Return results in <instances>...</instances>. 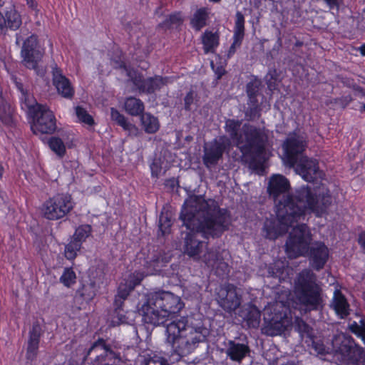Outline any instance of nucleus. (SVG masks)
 Here are the masks:
<instances>
[{"instance_id":"18","label":"nucleus","mask_w":365,"mask_h":365,"mask_svg":"<svg viewBox=\"0 0 365 365\" xmlns=\"http://www.w3.org/2000/svg\"><path fill=\"white\" fill-rule=\"evenodd\" d=\"M52 73L53 84L58 93L65 98L71 99L74 95V88L70 81L63 75L61 70L57 67L53 69Z\"/></svg>"},{"instance_id":"13","label":"nucleus","mask_w":365,"mask_h":365,"mask_svg":"<svg viewBox=\"0 0 365 365\" xmlns=\"http://www.w3.org/2000/svg\"><path fill=\"white\" fill-rule=\"evenodd\" d=\"M306 147L307 142L303 136L296 134L289 135L283 143L284 164L289 168L294 167L298 160L304 156Z\"/></svg>"},{"instance_id":"52","label":"nucleus","mask_w":365,"mask_h":365,"mask_svg":"<svg viewBox=\"0 0 365 365\" xmlns=\"http://www.w3.org/2000/svg\"><path fill=\"white\" fill-rule=\"evenodd\" d=\"M277 76V74L276 70H270L265 76L267 84L270 90L275 86Z\"/></svg>"},{"instance_id":"38","label":"nucleus","mask_w":365,"mask_h":365,"mask_svg":"<svg viewBox=\"0 0 365 365\" xmlns=\"http://www.w3.org/2000/svg\"><path fill=\"white\" fill-rule=\"evenodd\" d=\"M294 327L302 338L306 337L307 340H309L314 337L313 329L302 319L297 318L295 319Z\"/></svg>"},{"instance_id":"46","label":"nucleus","mask_w":365,"mask_h":365,"mask_svg":"<svg viewBox=\"0 0 365 365\" xmlns=\"http://www.w3.org/2000/svg\"><path fill=\"white\" fill-rule=\"evenodd\" d=\"M171 220L168 215L162 213L159 218V230L162 235H165L170 232L171 227Z\"/></svg>"},{"instance_id":"1","label":"nucleus","mask_w":365,"mask_h":365,"mask_svg":"<svg viewBox=\"0 0 365 365\" xmlns=\"http://www.w3.org/2000/svg\"><path fill=\"white\" fill-rule=\"evenodd\" d=\"M289 188V182L283 175H274L269 179L267 191L274 201L277 215V221L267 219L264 224L263 232L269 240L287 232L308 213L321 216L331 204L329 195L317 196L309 186L300 187L292 195Z\"/></svg>"},{"instance_id":"34","label":"nucleus","mask_w":365,"mask_h":365,"mask_svg":"<svg viewBox=\"0 0 365 365\" xmlns=\"http://www.w3.org/2000/svg\"><path fill=\"white\" fill-rule=\"evenodd\" d=\"M183 19L180 13H174L168 16L161 23H160L157 28L166 31L174 28H178L182 24Z\"/></svg>"},{"instance_id":"39","label":"nucleus","mask_w":365,"mask_h":365,"mask_svg":"<svg viewBox=\"0 0 365 365\" xmlns=\"http://www.w3.org/2000/svg\"><path fill=\"white\" fill-rule=\"evenodd\" d=\"M261 314L255 306L250 307L246 315V320L250 327L257 328L260 323Z\"/></svg>"},{"instance_id":"59","label":"nucleus","mask_w":365,"mask_h":365,"mask_svg":"<svg viewBox=\"0 0 365 365\" xmlns=\"http://www.w3.org/2000/svg\"><path fill=\"white\" fill-rule=\"evenodd\" d=\"M359 243L365 250V231L361 232L359 236Z\"/></svg>"},{"instance_id":"14","label":"nucleus","mask_w":365,"mask_h":365,"mask_svg":"<svg viewBox=\"0 0 365 365\" xmlns=\"http://www.w3.org/2000/svg\"><path fill=\"white\" fill-rule=\"evenodd\" d=\"M21 55L23 58L22 63L26 68L36 69L43 55V51L38 45L36 36L31 35L24 42Z\"/></svg>"},{"instance_id":"64","label":"nucleus","mask_w":365,"mask_h":365,"mask_svg":"<svg viewBox=\"0 0 365 365\" xmlns=\"http://www.w3.org/2000/svg\"><path fill=\"white\" fill-rule=\"evenodd\" d=\"M282 365H296V364L293 361H288L286 364H282Z\"/></svg>"},{"instance_id":"50","label":"nucleus","mask_w":365,"mask_h":365,"mask_svg":"<svg viewBox=\"0 0 365 365\" xmlns=\"http://www.w3.org/2000/svg\"><path fill=\"white\" fill-rule=\"evenodd\" d=\"M306 343H308L309 346H312V347L319 354H324L326 353V349L324 345L319 342L316 341L314 339V337H312L309 340L305 341Z\"/></svg>"},{"instance_id":"7","label":"nucleus","mask_w":365,"mask_h":365,"mask_svg":"<svg viewBox=\"0 0 365 365\" xmlns=\"http://www.w3.org/2000/svg\"><path fill=\"white\" fill-rule=\"evenodd\" d=\"M267 139L263 129L245 123L242 126L237 147L242 155L253 163L264 153Z\"/></svg>"},{"instance_id":"16","label":"nucleus","mask_w":365,"mask_h":365,"mask_svg":"<svg viewBox=\"0 0 365 365\" xmlns=\"http://www.w3.org/2000/svg\"><path fill=\"white\" fill-rule=\"evenodd\" d=\"M293 168L296 173L307 182H312L317 178H321L322 175L316 160L305 155L301 157Z\"/></svg>"},{"instance_id":"24","label":"nucleus","mask_w":365,"mask_h":365,"mask_svg":"<svg viewBox=\"0 0 365 365\" xmlns=\"http://www.w3.org/2000/svg\"><path fill=\"white\" fill-rule=\"evenodd\" d=\"M202 260L205 264L212 269H215L217 272L219 269L225 271L227 268V264L223 261L220 252L213 248H207L202 257Z\"/></svg>"},{"instance_id":"21","label":"nucleus","mask_w":365,"mask_h":365,"mask_svg":"<svg viewBox=\"0 0 365 365\" xmlns=\"http://www.w3.org/2000/svg\"><path fill=\"white\" fill-rule=\"evenodd\" d=\"M117 298L118 294H115L114 299V312L112 316L111 323L113 326H118L121 324H132L134 313L132 312H125L123 309V306L125 299H120L121 300L118 301Z\"/></svg>"},{"instance_id":"23","label":"nucleus","mask_w":365,"mask_h":365,"mask_svg":"<svg viewBox=\"0 0 365 365\" xmlns=\"http://www.w3.org/2000/svg\"><path fill=\"white\" fill-rule=\"evenodd\" d=\"M244 36L245 17L240 11H237L236 13V20L234 27L233 43L228 51L229 57L232 56L235 53L236 48L241 46Z\"/></svg>"},{"instance_id":"55","label":"nucleus","mask_w":365,"mask_h":365,"mask_svg":"<svg viewBox=\"0 0 365 365\" xmlns=\"http://www.w3.org/2000/svg\"><path fill=\"white\" fill-rule=\"evenodd\" d=\"M329 9H336L339 11L340 6L343 4V0H324Z\"/></svg>"},{"instance_id":"29","label":"nucleus","mask_w":365,"mask_h":365,"mask_svg":"<svg viewBox=\"0 0 365 365\" xmlns=\"http://www.w3.org/2000/svg\"><path fill=\"white\" fill-rule=\"evenodd\" d=\"M16 86L21 94V101L22 108L27 110L28 113L32 115L35 110H37V106L38 104L34 97L23 88L22 84L17 83Z\"/></svg>"},{"instance_id":"26","label":"nucleus","mask_w":365,"mask_h":365,"mask_svg":"<svg viewBox=\"0 0 365 365\" xmlns=\"http://www.w3.org/2000/svg\"><path fill=\"white\" fill-rule=\"evenodd\" d=\"M220 36L217 32L206 30L202 35V43L205 53H214L219 45Z\"/></svg>"},{"instance_id":"8","label":"nucleus","mask_w":365,"mask_h":365,"mask_svg":"<svg viewBox=\"0 0 365 365\" xmlns=\"http://www.w3.org/2000/svg\"><path fill=\"white\" fill-rule=\"evenodd\" d=\"M83 360L90 361L93 365H128V360L102 338L91 345Z\"/></svg>"},{"instance_id":"63","label":"nucleus","mask_w":365,"mask_h":365,"mask_svg":"<svg viewBox=\"0 0 365 365\" xmlns=\"http://www.w3.org/2000/svg\"><path fill=\"white\" fill-rule=\"evenodd\" d=\"M303 43L302 41H297L296 43H295V46H302Z\"/></svg>"},{"instance_id":"22","label":"nucleus","mask_w":365,"mask_h":365,"mask_svg":"<svg viewBox=\"0 0 365 365\" xmlns=\"http://www.w3.org/2000/svg\"><path fill=\"white\" fill-rule=\"evenodd\" d=\"M43 334L41 325L38 322L33 324L32 328L29 331L28 345L26 349V358L33 360L36 358L38 353L40 338Z\"/></svg>"},{"instance_id":"41","label":"nucleus","mask_w":365,"mask_h":365,"mask_svg":"<svg viewBox=\"0 0 365 365\" xmlns=\"http://www.w3.org/2000/svg\"><path fill=\"white\" fill-rule=\"evenodd\" d=\"M81 245L73 240L66 246L65 247V257L69 260L74 259L77 256V252L80 251Z\"/></svg>"},{"instance_id":"33","label":"nucleus","mask_w":365,"mask_h":365,"mask_svg":"<svg viewBox=\"0 0 365 365\" xmlns=\"http://www.w3.org/2000/svg\"><path fill=\"white\" fill-rule=\"evenodd\" d=\"M141 123L147 133H155L159 130V122L157 118L146 113L141 115Z\"/></svg>"},{"instance_id":"60","label":"nucleus","mask_w":365,"mask_h":365,"mask_svg":"<svg viewBox=\"0 0 365 365\" xmlns=\"http://www.w3.org/2000/svg\"><path fill=\"white\" fill-rule=\"evenodd\" d=\"M163 257H154L151 259L150 262H153L154 264H158L160 262H163Z\"/></svg>"},{"instance_id":"40","label":"nucleus","mask_w":365,"mask_h":365,"mask_svg":"<svg viewBox=\"0 0 365 365\" xmlns=\"http://www.w3.org/2000/svg\"><path fill=\"white\" fill-rule=\"evenodd\" d=\"M50 148L59 157L64 155L66 147L62 140L57 137H52L48 141Z\"/></svg>"},{"instance_id":"36","label":"nucleus","mask_w":365,"mask_h":365,"mask_svg":"<svg viewBox=\"0 0 365 365\" xmlns=\"http://www.w3.org/2000/svg\"><path fill=\"white\" fill-rule=\"evenodd\" d=\"M284 329V326L281 322L273 319L267 323L262 328L263 332L269 336L279 335Z\"/></svg>"},{"instance_id":"35","label":"nucleus","mask_w":365,"mask_h":365,"mask_svg":"<svg viewBox=\"0 0 365 365\" xmlns=\"http://www.w3.org/2000/svg\"><path fill=\"white\" fill-rule=\"evenodd\" d=\"M12 108L2 98L0 92V120L6 125L12 123Z\"/></svg>"},{"instance_id":"45","label":"nucleus","mask_w":365,"mask_h":365,"mask_svg":"<svg viewBox=\"0 0 365 365\" xmlns=\"http://www.w3.org/2000/svg\"><path fill=\"white\" fill-rule=\"evenodd\" d=\"M76 274L71 268H66L61 277L60 282L66 287H69L76 282Z\"/></svg>"},{"instance_id":"49","label":"nucleus","mask_w":365,"mask_h":365,"mask_svg":"<svg viewBox=\"0 0 365 365\" xmlns=\"http://www.w3.org/2000/svg\"><path fill=\"white\" fill-rule=\"evenodd\" d=\"M76 114L79 120L81 122L85 123L89 125H91L94 123V120L91 115H90L83 108L77 106L76 108Z\"/></svg>"},{"instance_id":"44","label":"nucleus","mask_w":365,"mask_h":365,"mask_svg":"<svg viewBox=\"0 0 365 365\" xmlns=\"http://www.w3.org/2000/svg\"><path fill=\"white\" fill-rule=\"evenodd\" d=\"M261 86L260 81L254 79L249 82L246 86V93L247 97L264 96L259 93V88Z\"/></svg>"},{"instance_id":"62","label":"nucleus","mask_w":365,"mask_h":365,"mask_svg":"<svg viewBox=\"0 0 365 365\" xmlns=\"http://www.w3.org/2000/svg\"><path fill=\"white\" fill-rule=\"evenodd\" d=\"M360 51L362 55L365 56V45H363L360 48Z\"/></svg>"},{"instance_id":"61","label":"nucleus","mask_w":365,"mask_h":365,"mask_svg":"<svg viewBox=\"0 0 365 365\" xmlns=\"http://www.w3.org/2000/svg\"><path fill=\"white\" fill-rule=\"evenodd\" d=\"M26 3L28 4V6L33 9H36V6H37V4H36V2L35 0H26Z\"/></svg>"},{"instance_id":"2","label":"nucleus","mask_w":365,"mask_h":365,"mask_svg":"<svg viewBox=\"0 0 365 365\" xmlns=\"http://www.w3.org/2000/svg\"><path fill=\"white\" fill-rule=\"evenodd\" d=\"M180 219L190 232L185 237V253L198 258L203 242L196 239L197 234L205 238L219 237L230 225V216L227 210L220 209L212 199L194 197L185 201Z\"/></svg>"},{"instance_id":"3","label":"nucleus","mask_w":365,"mask_h":365,"mask_svg":"<svg viewBox=\"0 0 365 365\" xmlns=\"http://www.w3.org/2000/svg\"><path fill=\"white\" fill-rule=\"evenodd\" d=\"M166 342L172 347L171 357L179 361L192 353L199 345L205 342L209 330L202 322H196L192 317H183L166 324Z\"/></svg>"},{"instance_id":"12","label":"nucleus","mask_w":365,"mask_h":365,"mask_svg":"<svg viewBox=\"0 0 365 365\" xmlns=\"http://www.w3.org/2000/svg\"><path fill=\"white\" fill-rule=\"evenodd\" d=\"M231 140L226 135H221L204 146L202 160L207 168L217 164L223 153L230 149Z\"/></svg>"},{"instance_id":"4","label":"nucleus","mask_w":365,"mask_h":365,"mask_svg":"<svg viewBox=\"0 0 365 365\" xmlns=\"http://www.w3.org/2000/svg\"><path fill=\"white\" fill-rule=\"evenodd\" d=\"M291 228L292 230L285 245L288 257L294 259L299 256L305 255L308 253L309 248L311 266L317 271L322 269L329 257L328 248L322 242L314 243L309 247L312 236L306 224L297 222Z\"/></svg>"},{"instance_id":"31","label":"nucleus","mask_w":365,"mask_h":365,"mask_svg":"<svg viewBox=\"0 0 365 365\" xmlns=\"http://www.w3.org/2000/svg\"><path fill=\"white\" fill-rule=\"evenodd\" d=\"M124 107L125 111L133 116L143 114L145 108L143 101L134 97L127 98L125 101Z\"/></svg>"},{"instance_id":"42","label":"nucleus","mask_w":365,"mask_h":365,"mask_svg":"<svg viewBox=\"0 0 365 365\" xmlns=\"http://www.w3.org/2000/svg\"><path fill=\"white\" fill-rule=\"evenodd\" d=\"M349 328L352 333L361 338L365 342V322L364 319H361L359 323L354 322L349 324Z\"/></svg>"},{"instance_id":"15","label":"nucleus","mask_w":365,"mask_h":365,"mask_svg":"<svg viewBox=\"0 0 365 365\" xmlns=\"http://www.w3.org/2000/svg\"><path fill=\"white\" fill-rule=\"evenodd\" d=\"M216 300L220 307L225 312L230 313L240 307L242 297L238 294L235 286L231 284H226L218 289Z\"/></svg>"},{"instance_id":"27","label":"nucleus","mask_w":365,"mask_h":365,"mask_svg":"<svg viewBox=\"0 0 365 365\" xmlns=\"http://www.w3.org/2000/svg\"><path fill=\"white\" fill-rule=\"evenodd\" d=\"M110 115L112 120L115 121L125 130H127L130 135H138L139 133L138 128L135 125L129 123L125 116L120 114L115 108H111Z\"/></svg>"},{"instance_id":"53","label":"nucleus","mask_w":365,"mask_h":365,"mask_svg":"<svg viewBox=\"0 0 365 365\" xmlns=\"http://www.w3.org/2000/svg\"><path fill=\"white\" fill-rule=\"evenodd\" d=\"M144 365H168V364L163 357L154 356L146 359Z\"/></svg>"},{"instance_id":"47","label":"nucleus","mask_w":365,"mask_h":365,"mask_svg":"<svg viewBox=\"0 0 365 365\" xmlns=\"http://www.w3.org/2000/svg\"><path fill=\"white\" fill-rule=\"evenodd\" d=\"M129 80L138 88L140 92H141V86L144 85L145 78L142 75L138 73L134 70L127 71L126 74Z\"/></svg>"},{"instance_id":"6","label":"nucleus","mask_w":365,"mask_h":365,"mask_svg":"<svg viewBox=\"0 0 365 365\" xmlns=\"http://www.w3.org/2000/svg\"><path fill=\"white\" fill-rule=\"evenodd\" d=\"M294 292L299 304L306 311L319 310L323 307L322 289L317 275L309 269L298 273L294 280Z\"/></svg>"},{"instance_id":"56","label":"nucleus","mask_w":365,"mask_h":365,"mask_svg":"<svg viewBox=\"0 0 365 365\" xmlns=\"http://www.w3.org/2000/svg\"><path fill=\"white\" fill-rule=\"evenodd\" d=\"M113 67L115 68H118V69H123L126 73H127V71H130V69L129 68H128L125 63L122 62V61H115L114 62V64H113Z\"/></svg>"},{"instance_id":"19","label":"nucleus","mask_w":365,"mask_h":365,"mask_svg":"<svg viewBox=\"0 0 365 365\" xmlns=\"http://www.w3.org/2000/svg\"><path fill=\"white\" fill-rule=\"evenodd\" d=\"M143 272L135 271L130 274L126 279L121 282L118 287V300L126 299L130 293L135 289V287L140 284L145 277Z\"/></svg>"},{"instance_id":"51","label":"nucleus","mask_w":365,"mask_h":365,"mask_svg":"<svg viewBox=\"0 0 365 365\" xmlns=\"http://www.w3.org/2000/svg\"><path fill=\"white\" fill-rule=\"evenodd\" d=\"M197 97V93L190 90L185 96L184 98V108L186 110H191V106L194 103V101Z\"/></svg>"},{"instance_id":"25","label":"nucleus","mask_w":365,"mask_h":365,"mask_svg":"<svg viewBox=\"0 0 365 365\" xmlns=\"http://www.w3.org/2000/svg\"><path fill=\"white\" fill-rule=\"evenodd\" d=\"M331 306L341 319L349 314V304L344 295L339 290L334 292Z\"/></svg>"},{"instance_id":"5","label":"nucleus","mask_w":365,"mask_h":365,"mask_svg":"<svg viewBox=\"0 0 365 365\" xmlns=\"http://www.w3.org/2000/svg\"><path fill=\"white\" fill-rule=\"evenodd\" d=\"M182 307L179 297L170 292H160L147 294L139 312L145 323L159 326L173 319Z\"/></svg>"},{"instance_id":"10","label":"nucleus","mask_w":365,"mask_h":365,"mask_svg":"<svg viewBox=\"0 0 365 365\" xmlns=\"http://www.w3.org/2000/svg\"><path fill=\"white\" fill-rule=\"evenodd\" d=\"M73 207L70 195L58 194L43 203L42 214L48 220H56L66 216Z\"/></svg>"},{"instance_id":"17","label":"nucleus","mask_w":365,"mask_h":365,"mask_svg":"<svg viewBox=\"0 0 365 365\" xmlns=\"http://www.w3.org/2000/svg\"><path fill=\"white\" fill-rule=\"evenodd\" d=\"M21 23V16L13 6L4 13L0 11V35H5L9 29H18Z\"/></svg>"},{"instance_id":"37","label":"nucleus","mask_w":365,"mask_h":365,"mask_svg":"<svg viewBox=\"0 0 365 365\" xmlns=\"http://www.w3.org/2000/svg\"><path fill=\"white\" fill-rule=\"evenodd\" d=\"M92 227L89 225L79 226L75 231L72 240L82 245L83 242L91 235Z\"/></svg>"},{"instance_id":"54","label":"nucleus","mask_w":365,"mask_h":365,"mask_svg":"<svg viewBox=\"0 0 365 365\" xmlns=\"http://www.w3.org/2000/svg\"><path fill=\"white\" fill-rule=\"evenodd\" d=\"M268 275L272 277H279L281 268L277 264H270L267 269Z\"/></svg>"},{"instance_id":"58","label":"nucleus","mask_w":365,"mask_h":365,"mask_svg":"<svg viewBox=\"0 0 365 365\" xmlns=\"http://www.w3.org/2000/svg\"><path fill=\"white\" fill-rule=\"evenodd\" d=\"M215 75L217 76V79L219 80L225 74V71L222 67L220 66L215 70Z\"/></svg>"},{"instance_id":"48","label":"nucleus","mask_w":365,"mask_h":365,"mask_svg":"<svg viewBox=\"0 0 365 365\" xmlns=\"http://www.w3.org/2000/svg\"><path fill=\"white\" fill-rule=\"evenodd\" d=\"M267 104L266 98L264 96H252L248 97L247 106H256L260 108H266L267 109H269L270 106Z\"/></svg>"},{"instance_id":"32","label":"nucleus","mask_w":365,"mask_h":365,"mask_svg":"<svg viewBox=\"0 0 365 365\" xmlns=\"http://www.w3.org/2000/svg\"><path fill=\"white\" fill-rule=\"evenodd\" d=\"M242 121L235 119H227L225 121V130L235 143H238L240 130L241 131Z\"/></svg>"},{"instance_id":"20","label":"nucleus","mask_w":365,"mask_h":365,"mask_svg":"<svg viewBox=\"0 0 365 365\" xmlns=\"http://www.w3.org/2000/svg\"><path fill=\"white\" fill-rule=\"evenodd\" d=\"M250 347L247 342H238L229 340L226 344L225 354L232 361L240 363L250 353Z\"/></svg>"},{"instance_id":"30","label":"nucleus","mask_w":365,"mask_h":365,"mask_svg":"<svg viewBox=\"0 0 365 365\" xmlns=\"http://www.w3.org/2000/svg\"><path fill=\"white\" fill-rule=\"evenodd\" d=\"M166 83V80L161 76L148 78L145 79L144 85L141 86V92L153 93L159 90Z\"/></svg>"},{"instance_id":"43","label":"nucleus","mask_w":365,"mask_h":365,"mask_svg":"<svg viewBox=\"0 0 365 365\" xmlns=\"http://www.w3.org/2000/svg\"><path fill=\"white\" fill-rule=\"evenodd\" d=\"M262 109L260 107L247 106L245 108V119L249 121L258 120L261 116Z\"/></svg>"},{"instance_id":"11","label":"nucleus","mask_w":365,"mask_h":365,"mask_svg":"<svg viewBox=\"0 0 365 365\" xmlns=\"http://www.w3.org/2000/svg\"><path fill=\"white\" fill-rule=\"evenodd\" d=\"M33 118L31 129L34 133L51 134L56 129V120L53 112L44 105H38Z\"/></svg>"},{"instance_id":"9","label":"nucleus","mask_w":365,"mask_h":365,"mask_svg":"<svg viewBox=\"0 0 365 365\" xmlns=\"http://www.w3.org/2000/svg\"><path fill=\"white\" fill-rule=\"evenodd\" d=\"M333 346L336 353L340 354L342 360L348 365H364L365 350L354 345L353 342L344 336L336 337L333 341Z\"/></svg>"},{"instance_id":"57","label":"nucleus","mask_w":365,"mask_h":365,"mask_svg":"<svg viewBox=\"0 0 365 365\" xmlns=\"http://www.w3.org/2000/svg\"><path fill=\"white\" fill-rule=\"evenodd\" d=\"M165 185L173 190L178 185V181L175 178H170L165 181Z\"/></svg>"},{"instance_id":"28","label":"nucleus","mask_w":365,"mask_h":365,"mask_svg":"<svg viewBox=\"0 0 365 365\" xmlns=\"http://www.w3.org/2000/svg\"><path fill=\"white\" fill-rule=\"evenodd\" d=\"M209 14V9L206 7L197 9L190 19V25L192 27L197 31H200L207 25Z\"/></svg>"}]
</instances>
